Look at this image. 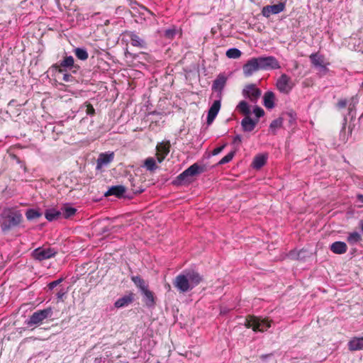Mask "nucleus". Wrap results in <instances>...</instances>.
<instances>
[{"mask_svg":"<svg viewBox=\"0 0 363 363\" xmlns=\"http://www.w3.org/2000/svg\"><path fill=\"white\" fill-rule=\"evenodd\" d=\"M26 216L27 219L30 220H33V219L40 217L41 213L35 210L29 209L27 211Z\"/></svg>","mask_w":363,"mask_h":363,"instance_id":"c9c22d12","label":"nucleus"},{"mask_svg":"<svg viewBox=\"0 0 363 363\" xmlns=\"http://www.w3.org/2000/svg\"><path fill=\"white\" fill-rule=\"evenodd\" d=\"M145 297V302L147 306H152L155 304L153 294L148 289V287L141 291Z\"/></svg>","mask_w":363,"mask_h":363,"instance_id":"393cba45","label":"nucleus"},{"mask_svg":"<svg viewBox=\"0 0 363 363\" xmlns=\"http://www.w3.org/2000/svg\"><path fill=\"white\" fill-rule=\"evenodd\" d=\"M226 83V78L223 75H219L213 82L212 89L221 94V91L223 89Z\"/></svg>","mask_w":363,"mask_h":363,"instance_id":"aec40b11","label":"nucleus"},{"mask_svg":"<svg viewBox=\"0 0 363 363\" xmlns=\"http://www.w3.org/2000/svg\"><path fill=\"white\" fill-rule=\"evenodd\" d=\"M242 140V138L240 135H236L233 139L234 143H240Z\"/></svg>","mask_w":363,"mask_h":363,"instance_id":"a18cd8bd","label":"nucleus"},{"mask_svg":"<svg viewBox=\"0 0 363 363\" xmlns=\"http://www.w3.org/2000/svg\"><path fill=\"white\" fill-rule=\"evenodd\" d=\"M267 161V156L264 155H257L252 164V166L255 169H260L262 167H263Z\"/></svg>","mask_w":363,"mask_h":363,"instance_id":"b1692460","label":"nucleus"},{"mask_svg":"<svg viewBox=\"0 0 363 363\" xmlns=\"http://www.w3.org/2000/svg\"><path fill=\"white\" fill-rule=\"evenodd\" d=\"M74 58L72 56H67L61 62L60 65L63 67L71 68L74 65Z\"/></svg>","mask_w":363,"mask_h":363,"instance_id":"f704fd0d","label":"nucleus"},{"mask_svg":"<svg viewBox=\"0 0 363 363\" xmlns=\"http://www.w3.org/2000/svg\"><path fill=\"white\" fill-rule=\"evenodd\" d=\"M69 77H70V75H69V74H64V76H63L64 81L68 82Z\"/></svg>","mask_w":363,"mask_h":363,"instance_id":"49530a36","label":"nucleus"},{"mask_svg":"<svg viewBox=\"0 0 363 363\" xmlns=\"http://www.w3.org/2000/svg\"><path fill=\"white\" fill-rule=\"evenodd\" d=\"M133 301V295L130 294L128 295L124 296L122 298H118L114 303L116 308H122L128 306Z\"/></svg>","mask_w":363,"mask_h":363,"instance_id":"412c9836","label":"nucleus"},{"mask_svg":"<svg viewBox=\"0 0 363 363\" xmlns=\"http://www.w3.org/2000/svg\"><path fill=\"white\" fill-rule=\"evenodd\" d=\"M256 123L249 116H247L242 119L241 124L244 131L250 132L255 128Z\"/></svg>","mask_w":363,"mask_h":363,"instance_id":"4be33fe9","label":"nucleus"},{"mask_svg":"<svg viewBox=\"0 0 363 363\" xmlns=\"http://www.w3.org/2000/svg\"><path fill=\"white\" fill-rule=\"evenodd\" d=\"M360 227H361L362 231L363 232V222L361 223Z\"/></svg>","mask_w":363,"mask_h":363,"instance_id":"09e8293b","label":"nucleus"},{"mask_svg":"<svg viewBox=\"0 0 363 363\" xmlns=\"http://www.w3.org/2000/svg\"><path fill=\"white\" fill-rule=\"evenodd\" d=\"M177 33V30L174 28H169L165 30L164 35L168 38H173Z\"/></svg>","mask_w":363,"mask_h":363,"instance_id":"58836bf2","label":"nucleus"},{"mask_svg":"<svg viewBox=\"0 0 363 363\" xmlns=\"http://www.w3.org/2000/svg\"><path fill=\"white\" fill-rule=\"evenodd\" d=\"M226 56L228 58L237 59L241 56V51L235 48H230L226 52Z\"/></svg>","mask_w":363,"mask_h":363,"instance_id":"2f4dec72","label":"nucleus"},{"mask_svg":"<svg viewBox=\"0 0 363 363\" xmlns=\"http://www.w3.org/2000/svg\"><path fill=\"white\" fill-rule=\"evenodd\" d=\"M220 99H219L218 100L214 101V102L210 107L207 116V123L208 125L212 123V122L216 118V116L218 115L220 109Z\"/></svg>","mask_w":363,"mask_h":363,"instance_id":"4468645a","label":"nucleus"},{"mask_svg":"<svg viewBox=\"0 0 363 363\" xmlns=\"http://www.w3.org/2000/svg\"><path fill=\"white\" fill-rule=\"evenodd\" d=\"M294 85L291 78L286 74H282L276 83L278 90L284 94H289L293 89Z\"/></svg>","mask_w":363,"mask_h":363,"instance_id":"1a4fd4ad","label":"nucleus"},{"mask_svg":"<svg viewBox=\"0 0 363 363\" xmlns=\"http://www.w3.org/2000/svg\"><path fill=\"white\" fill-rule=\"evenodd\" d=\"M125 192V188L122 185L118 186H113L104 194L106 196H116L117 197H121Z\"/></svg>","mask_w":363,"mask_h":363,"instance_id":"a211bd4d","label":"nucleus"},{"mask_svg":"<svg viewBox=\"0 0 363 363\" xmlns=\"http://www.w3.org/2000/svg\"><path fill=\"white\" fill-rule=\"evenodd\" d=\"M282 124L283 119L281 118H278L271 123L269 128L275 132L277 129L280 128L282 126Z\"/></svg>","mask_w":363,"mask_h":363,"instance_id":"72a5a7b5","label":"nucleus"},{"mask_svg":"<svg viewBox=\"0 0 363 363\" xmlns=\"http://www.w3.org/2000/svg\"><path fill=\"white\" fill-rule=\"evenodd\" d=\"M62 281V279H59L49 283L48 288L50 290H52L55 287H56L58 284H60Z\"/></svg>","mask_w":363,"mask_h":363,"instance_id":"ea45409f","label":"nucleus"},{"mask_svg":"<svg viewBox=\"0 0 363 363\" xmlns=\"http://www.w3.org/2000/svg\"><path fill=\"white\" fill-rule=\"evenodd\" d=\"M235 155V152H230L223 157L218 162L219 164H224L230 162Z\"/></svg>","mask_w":363,"mask_h":363,"instance_id":"e433bc0d","label":"nucleus"},{"mask_svg":"<svg viewBox=\"0 0 363 363\" xmlns=\"http://www.w3.org/2000/svg\"><path fill=\"white\" fill-rule=\"evenodd\" d=\"M357 198H358V199H359L360 201L363 202V195H362V194H359V195L357 196Z\"/></svg>","mask_w":363,"mask_h":363,"instance_id":"de8ad7c7","label":"nucleus"},{"mask_svg":"<svg viewBox=\"0 0 363 363\" xmlns=\"http://www.w3.org/2000/svg\"><path fill=\"white\" fill-rule=\"evenodd\" d=\"M253 113L257 118H259L260 117L263 116L264 114V110L257 106H254Z\"/></svg>","mask_w":363,"mask_h":363,"instance_id":"4c0bfd02","label":"nucleus"},{"mask_svg":"<svg viewBox=\"0 0 363 363\" xmlns=\"http://www.w3.org/2000/svg\"><path fill=\"white\" fill-rule=\"evenodd\" d=\"M362 240L361 235L357 232H352L349 234L347 241L351 245H355Z\"/></svg>","mask_w":363,"mask_h":363,"instance_id":"c756f323","label":"nucleus"},{"mask_svg":"<svg viewBox=\"0 0 363 363\" xmlns=\"http://www.w3.org/2000/svg\"><path fill=\"white\" fill-rule=\"evenodd\" d=\"M330 250L337 255H342L347 252V246L345 242L336 241L331 244Z\"/></svg>","mask_w":363,"mask_h":363,"instance_id":"dca6fc26","label":"nucleus"},{"mask_svg":"<svg viewBox=\"0 0 363 363\" xmlns=\"http://www.w3.org/2000/svg\"><path fill=\"white\" fill-rule=\"evenodd\" d=\"M203 172V168L197 163H194L177 177V182L179 184L190 183L193 177L199 175Z\"/></svg>","mask_w":363,"mask_h":363,"instance_id":"7ed1b4c3","label":"nucleus"},{"mask_svg":"<svg viewBox=\"0 0 363 363\" xmlns=\"http://www.w3.org/2000/svg\"><path fill=\"white\" fill-rule=\"evenodd\" d=\"M264 106L269 109L274 107V94L272 91H267L264 95Z\"/></svg>","mask_w":363,"mask_h":363,"instance_id":"5701e85b","label":"nucleus"},{"mask_svg":"<svg viewBox=\"0 0 363 363\" xmlns=\"http://www.w3.org/2000/svg\"><path fill=\"white\" fill-rule=\"evenodd\" d=\"M261 69H277L280 68L278 60L273 56L257 57Z\"/></svg>","mask_w":363,"mask_h":363,"instance_id":"9d476101","label":"nucleus"},{"mask_svg":"<svg viewBox=\"0 0 363 363\" xmlns=\"http://www.w3.org/2000/svg\"><path fill=\"white\" fill-rule=\"evenodd\" d=\"M57 253L55 248L39 247L32 252V256L38 261H43L54 257Z\"/></svg>","mask_w":363,"mask_h":363,"instance_id":"0eeeda50","label":"nucleus"},{"mask_svg":"<svg viewBox=\"0 0 363 363\" xmlns=\"http://www.w3.org/2000/svg\"><path fill=\"white\" fill-rule=\"evenodd\" d=\"M348 348L350 351L363 350V336L352 337L348 342Z\"/></svg>","mask_w":363,"mask_h":363,"instance_id":"f3484780","label":"nucleus"},{"mask_svg":"<svg viewBox=\"0 0 363 363\" xmlns=\"http://www.w3.org/2000/svg\"><path fill=\"white\" fill-rule=\"evenodd\" d=\"M65 294L66 291H65L64 290H61L57 294V297L59 299H62L65 296Z\"/></svg>","mask_w":363,"mask_h":363,"instance_id":"c03bdc74","label":"nucleus"},{"mask_svg":"<svg viewBox=\"0 0 363 363\" xmlns=\"http://www.w3.org/2000/svg\"><path fill=\"white\" fill-rule=\"evenodd\" d=\"M128 36L130 38L131 44L133 46L141 48H145L146 43L145 40L138 36L136 33L134 32H129Z\"/></svg>","mask_w":363,"mask_h":363,"instance_id":"6ab92c4d","label":"nucleus"},{"mask_svg":"<svg viewBox=\"0 0 363 363\" xmlns=\"http://www.w3.org/2000/svg\"><path fill=\"white\" fill-rule=\"evenodd\" d=\"M246 326L252 328L254 331L263 332L271 327L270 323L266 319L250 316L246 320Z\"/></svg>","mask_w":363,"mask_h":363,"instance_id":"20e7f679","label":"nucleus"},{"mask_svg":"<svg viewBox=\"0 0 363 363\" xmlns=\"http://www.w3.org/2000/svg\"><path fill=\"white\" fill-rule=\"evenodd\" d=\"M309 58L311 60L312 65L324 73H326L329 71L328 67L330 65L328 62L325 60V57L323 55L319 54L318 52L312 53Z\"/></svg>","mask_w":363,"mask_h":363,"instance_id":"6e6552de","label":"nucleus"},{"mask_svg":"<svg viewBox=\"0 0 363 363\" xmlns=\"http://www.w3.org/2000/svg\"><path fill=\"white\" fill-rule=\"evenodd\" d=\"M243 74L245 77H250L254 73L261 69L257 57L249 60L243 66Z\"/></svg>","mask_w":363,"mask_h":363,"instance_id":"f8f14e48","label":"nucleus"},{"mask_svg":"<svg viewBox=\"0 0 363 363\" xmlns=\"http://www.w3.org/2000/svg\"><path fill=\"white\" fill-rule=\"evenodd\" d=\"M346 105H347V101L345 99H341L337 103V106L340 108H345L346 106Z\"/></svg>","mask_w":363,"mask_h":363,"instance_id":"37998d69","label":"nucleus"},{"mask_svg":"<svg viewBox=\"0 0 363 363\" xmlns=\"http://www.w3.org/2000/svg\"><path fill=\"white\" fill-rule=\"evenodd\" d=\"M74 54L79 60H86L88 57V52L84 48H77L74 50Z\"/></svg>","mask_w":363,"mask_h":363,"instance_id":"7c9ffc66","label":"nucleus"},{"mask_svg":"<svg viewBox=\"0 0 363 363\" xmlns=\"http://www.w3.org/2000/svg\"><path fill=\"white\" fill-rule=\"evenodd\" d=\"M244 98L248 99L251 103L256 104L260 98L262 91L254 84H249L245 86L242 90Z\"/></svg>","mask_w":363,"mask_h":363,"instance_id":"423d86ee","label":"nucleus"},{"mask_svg":"<svg viewBox=\"0 0 363 363\" xmlns=\"http://www.w3.org/2000/svg\"><path fill=\"white\" fill-rule=\"evenodd\" d=\"M202 279V277L198 272L185 271L176 277L174 285L179 292L185 293L198 286Z\"/></svg>","mask_w":363,"mask_h":363,"instance_id":"f257e3e1","label":"nucleus"},{"mask_svg":"<svg viewBox=\"0 0 363 363\" xmlns=\"http://www.w3.org/2000/svg\"><path fill=\"white\" fill-rule=\"evenodd\" d=\"M156 156L157 160L161 163L167 157L170 151V143L169 141H162L158 143L156 146Z\"/></svg>","mask_w":363,"mask_h":363,"instance_id":"9b49d317","label":"nucleus"},{"mask_svg":"<svg viewBox=\"0 0 363 363\" xmlns=\"http://www.w3.org/2000/svg\"><path fill=\"white\" fill-rule=\"evenodd\" d=\"M62 210V211L61 212V214L65 218H68L74 216L77 211L76 208L69 206H66Z\"/></svg>","mask_w":363,"mask_h":363,"instance_id":"473e14b6","label":"nucleus"},{"mask_svg":"<svg viewBox=\"0 0 363 363\" xmlns=\"http://www.w3.org/2000/svg\"><path fill=\"white\" fill-rule=\"evenodd\" d=\"M144 167L150 172H153L157 168L155 160L153 157H147L144 162Z\"/></svg>","mask_w":363,"mask_h":363,"instance_id":"cd10ccee","label":"nucleus"},{"mask_svg":"<svg viewBox=\"0 0 363 363\" xmlns=\"http://www.w3.org/2000/svg\"><path fill=\"white\" fill-rule=\"evenodd\" d=\"M285 9L284 3H279L272 6H266L262 8V14L268 18L271 14H278L282 12Z\"/></svg>","mask_w":363,"mask_h":363,"instance_id":"ddd939ff","label":"nucleus"},{"mask_svg":"<svg viewBox=\"0 0 363 363\" xmlns=\"http://www.w3.org/2000/svg\"><path fill=\"white\" fill-rule=\"evenodd\" d=\"M225 145H226L225 144L220 147H218L215 148L213 151V155H216L219 154L220 152L223 151V150L225 148Z\"/></svg>","mask_w":363,"mask_h":363,"instance_id":"79ce46f5","label":"nucleus"},{"mask_svg":"<svg viewBox=\"0 0 363 363\" xmlns=\"http://www.w3.org/2000/svg\"><path fill=\"white\" fill-rule=\"evenodd\" d=\"M52 314V309L49 307L43 310L38 311L33 313L28 320H26V324L28 326L35 325L40 324L45 319L50 317Z\"/></svg>","mask_w":363,"mask_h":363,"instance_id":"39448f33","label":"nucleus"},{"mask_svg":"<svg viewBox=\"0 0 363 363\" xmlns=\"http://www.w3.org/2000/svg\"><path fill=\"white\" fill-rule=\"evenodd\" d=\"M22 214L19 211L5 208L1 216L0 225L3 231L17 226L22 220Z\"/></svg>","mask_w":363,"mask_h":363,"instance_id":"f03ea898","label":"nucleus"},{"mask_svg":"<svg viewBox=\"0 0 363 363\" xmlns=\"http://www.w3.org/2000/svg\"><path fill=\"white\" fill-rule=\"evenodd\" d=\"M113 152H106L99 155L97 160L96 169H99L107 166L113 160Z\"/></svg>","mask_w":363,"mask_h":363,"instance_id":"2eb2a0df","label":"nucleus"},{"mask_svg":"<svg viewBox=\"0 0 363 363\" xmlns=\"http://www.w3.org/2000/svg\"><path fill=\"white\" fill-rule=\"evenodd\" d=\"M131 280L141 291L147 288L145 281L139 276L132 277Z\"/></svg>","mask_w":363,"mask_h":363,"instance_id":"c85d7f7f","label":"nucleus"},{"mask_svg":"<svg viewBox=\"0 0 363 363\" xmlns=\"http://www.w3.org/2000/svg\"><path fill=\"white\" fill-rule=\"evenodd\" d=\"M236 109L242 114L249 116L250 114V107L246 101H241L237 106Z\"/></svg>","mask_w":363,"mask_h":363,"instance_id":"a878e982","label":"nucleus"},{"mask_svg":"<svg viewBox=\"0 0 363 363\" xmlns=\"http://www.w3.org/2000/svg\"><path fill=\"white\" fill-rule=\"evenodd\" d=\"M86 112L88 115H94L95 113V110L94 107L91 104L86 105Z\"/></svg>","mask_w":363,"mask_h":363,"instance_id":"a19ab883","label":"nucleus"},{"mask_svg":"<svg viewBox=\"0 0 363 363\" xmlns=\"http://www.w3.org/2000/svg\"><path fill=\"white\" fill-rule=\"evenodd\" d=\"M61 215V212L54 209H48L45 211V216L49 221H52L57 219Z\"/></svg>","mask_w":363,"mask_h":363,"instance_id":"bb28decb","label":"nucleus"}]
</instances>
